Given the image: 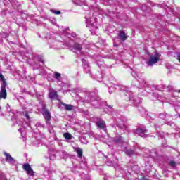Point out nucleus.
<instances>
[{
	"label": "nucleus",
	"mask_w": 180,
	"mask_h": 180,
	"mask_svg": "<svg viewBox=\"0 0 180 180\" xmlns=\"http://www.w3.org/2000/svg\"><path fill=\"white\" fill-rule=\"evenodd\" d=\"M113 141L121 147L122 151H124L127 155H129V157H131L132 155H138L139 152L137 150H140L141 148L139 144H136L134 148H129V143L125 141L124 137H122V136H115V137L113 138Z\"/></svg>",
	"instance_id": "f257e3e1"
},
{
	"label": "nucleus",
	"mask_w": 180,
	"mask_h": 180,
	"mask_svg": "<svg viewBox=\"0 0 180 180\" xmlns=\"http://www.w3.org/2000/svg\"><path fill=\"white\" fill-rule=\"evenodd\" d=\"M79 92H84V97H82L83 102H86L87 103H91L94 108H101L103 105V101L101 98L98 97L96 94L98 91H85V90H82L79 89Z\"/></svg>",
	"instance_id": "f03ea898"
},
{
	"label": "nucleus",
	"mask_w": 180,
	"mask_h": 180,
	"mask_svg": "<svg viewBox=\"0 0 180 180\" xmlns=\"http://www.w3.org/2000/svg\"><path fill=\"white\" fill-rule=\"evenodd\" d=\"M120 89V91H123L125 95V99H127V101H129L131 103H134V105H138L142 102L141 98L134 96V93H131L130 89L126 87V86L113 84V86L110 89Z\"/></svg>",
	"instance_id": "7ed1b4c3"
},
{
	"label": "nucleus",
	"mask_w": 180,
	"mask_h": 180,
	"mask_svg": "<svg viewBox=\"0 0 180 180\" xmlns=\"http://www.w3.org/2000/svg\"><path fill=\"white\" fill-rule=\"evenodd\" d=\"M158 117H160V119H162L164 120V123L167 124V126L174 127L176 130H179V128L176 127V123L172 121L173 116L169 113H167L166 112L158 113Z\"/></svg>",
	"instance_id": "20e7f679"
},
{
	"label": "nucleus",
	"mask_w": 180,
	"mask_h": 180,
	"mask_svg": "<svg viewBox=\"0 0 180 180\" xmlns=\"http://www.w3.org/2000/svg\"><path fill=\"white\" fill-rule=\"evenodd\" d=\"M27 62L29 65L33 66L34 69H39L40 68V62L44 65L45 61L40 55H34L32 59H27Z\"/></svg>",
	"instance_id": "39448f33"
},
{
	"label": "nucleus",
	"mask_w": 180,
	"mask_h": 180,
	"mask_svg": "<svg viewBox=\"0 0 180 180\" xmlns=\"http://www.w3.org/2000/svg\"><path fill=\"white\" fill-rule=\"evenodd\" d=\"M0 82H1V86L0 89V99L1 98H4V99H6L7 98V83L6 82V79L2 73H0Z\"/></svg>",
	"instance_id": "423d86ee"
},
{
	"label": "nucleus",
	"mask_w": 180,
	"mask_h": 180,
	"mask_svg": "<svg viewBox=\"0 0 180 180\" xmlns=\"http://www.w3.org/2000/svg\"><path fill=\"white\" fill-rule=\"evenodd\" d=\"M148 130H147L146 126L144 124H141L134 129V134H137L138 136H141V137H148L150 134H146Z\"/></svg>",
	"instance_id": "0eeeda50"
},
{
	"label": "nucleus",
	"mask_w": 180,
	"mask_h": 180,
	"mask_svg": "<svg viewBox=\"0 0 180 180\" xmlns=\"http://www.w3.org/2000/svg\"><path fill=\"white\" fill-rule=\"evenodd\" d=\"M42 115H44L47 124H51V115L46 107V103H42Z\"/></svg>",
	"instance_id": "6e6552de"
},
{
	"label": "nucleus",
	"mask_w": 180,
	"mask_h": 180,
	"mask_svg": "<svg viewBox=\"0 0 180 180\" xmlns=\"http://www.w3.org/2000/svg\"><path fill=\"white\" fill-rule=\"evenodd\" d=\"M126 122H127V119L124 116H121L120 117H117L115 122V124H112V127H120V129H124L126 127Z\"/></svg>",
	"instance_id": "1a4fd4ad"
},
{
	"label": "nucleus",
	"mask_w": 180,
	"mask_h": 180,
	"mask_svg": "<svg viewBox=\"0 0 180 180\" xmlns=\"http://www.w3.org/2000/svg\"><path fill=\"white\" fill-rule=\"evenodd\" d=\"M69 49L72 52H75L76 53H79V54L82 52V45L79 44L78 42H75L74 44H70Z\"/></svg>",
	"instance_id": "9d476101"
},
{
	"label": "nucleus",
	"mask_w": 180,
	"mask_h": 180,
	"mask_svg": "<svg viewBox=\"0 0 180 180\" xmlns=\"http://www.w3.org/2000/svg\"><path fill=\"white\" fill-rule=\"evenodd\" d=\"M82 62L83 63V69L84 70L85 73H87L91 77H92L93 75L91 73V70L90 68V65L86 59H82Z\"/></svg>",
	"instance_id": "9b49d317"
},
{
	"label": "nucleus",
	"mask_w": 180,
	"mask_h": 180,
	"mask_svg": "<svg viewBox=\"0 0 180 180\" xmlns=\"http://www.w3.org/2000/svg\"><path fill=\"white\" fill-rule=\"evenodd\" d=\"M160 58V55L158 53H155V56H150L148 61V65L153 66L154 65H155V63H158Z\"/></svg>",
	"instance_id": "f8f14e48"
},
{
	"label": "nucleus",
	"mask_w": 180,
	"mask_h": 180,
	"mask_svg": "<svg viewBox=\"0 0 180 180\" xmlns=\"http://www.w3.org/2000/svg\"><path fill=\"white\" fill-rule=\"evenodd\" d=\"M136 79L137 82L139 83V86H138L139 89H143L144 87H148V82H146L144 79L139 77V75H136Z\"/></svg>",
	"instance_id": "ddd939ff"
},
{
	"label": "nucleus",
	"mask_w": 180,
	"mask_h": 180,
	"mask_svg": "<svg viewBox=\"0 0 180 180\" xmlns=\"http://www.w3.org/2000/svg\"><path fill=\"white\" fill-rule=\"evenodd\" d=\"M4 154L6 157V162H8V164H10L11 165H15V164H16V160H15V158L11 157V154L6 153V151H4Z\"/></svg>",
	"instance_id": "4468645a"
},
{
	"label": "nucleus",
	"mask_w": 180,
	"mask_h": 180,
	"mask_svg": "<svg viewBox=\"0 0 180 180\" xmlns=\"http://www.w3.org/2000/svg\"><path fill=\"white\" fill-rule=\"evenodd\" d=\"M96 126L99 127V129H102L103 130L106 131V123L105 120H98V122H96Z\"/></svg>",
	"instance_id": "2eb2a0df"
},
{
	"label": "nucleus",
	"mask_w": 180,
	"mask_h": 180,
	"mask_svg": "<svg viewBox=\"0 0 180 180\" xmlns=\"http://www.w3.org/2000/svg\"><path fill=\"white\" fill-rule=\"evenodd\" d=\"M118 36L122 41H126L128 38V35L126 34V32L123 30L120 31Z\"/></svg>",
	"instance_id": "dca6fc26"
},
{
	"label": "nucleus",
	"mask_w": 180,
	"mask_h": 180,
	"mask_svg": "<svg viewBox=\"0 0 180 180\" xmlns=\"http://www.w3.org/2000/svg\"><path fill=\"white\" fill-rule=\"evenodd\" d=\"M75 151L77 154V157L79 158H82L83 157V150L80 147H75L74 148Z\"/></svg>",
	"instance_id": "f3484780"
},
{
	"label": "nucleus",
	"mask_w": 180,
	"mask_h": 180,
	"mask_svg": "<svg viewBox=\"0 0 180 180\" xmlns=\"http://www.w3.org/2000/svg\"><path fill=\"white\" fill-rule=\"evenodd\" d=\"M106 164H107V165H108L109 167L117 165V164H118V160L116 158V159H115V161H112V160H107Z\"/></svg>",
	"instance_id": "a211bd4d"
},
{
	"label": "nucleus",
	"mask_w": 180,
	"mask_h": 180,
	"mask_svg": "<svg viewBox=\"0 0 180 180\" xmlns=\"http://www.w3.org/2000/svg\"><path fill=\"white\" fill-rule=\"evenodd\" d=\"M45 176H49V178H52L53 171L50 168H46L44 171Z\"/></svg>",
	"instance_id": "6ab92c4d"
},
{
	"label": "nucleus",
	"mask_w": 180,
	"mask_h": 180,
	"mask_svg": "<svg viewBox=\"0 0 180 180\" xmlns=\"http://www.w3.org/2000/svg\"><path fill=\"white\" fill-rule=\"evenodd\" d=\"M49 97L51 99H58V96L57 94V91H55V90H53L52 91H50Z\"/></svg>",
	"instance_id": "aec40b11"
},
{
	"label": "nucleus",
	"mask_w": 180,
	"mask_h": 180,
	"mask_svg": "<svg viewBox=\"0 0 180 180\" xmlns=\"http://www.w3.org/2000/svg\"><path fill=\"white\" fill-rule=\"evenodd\" d=\"M62 105L65 107V109L66 110H72L74 109V105H72L71 103H63Z\"/></svg>",
	"instance_id": "412c9836"
},
{
	"label": "nucleus",
	"mask_w": 180,
	"mask_h": 180,
	"mask_svg": "<svg viewBox=\"0 0 180 180\" xmlns=\"http://www.w3.org/2000/svg\"><path fill=\"white\" fill-rule=\"evenodd\" d=\"M96 65H98L99 68H101L103 65V58L98 56L96 58Z\"/></svg>",
	"instance_id": "4be33fe9"
},
{
	"label": "nucleus",
	"mask_w": 180,
	"mask_h": 180,
	"mask_svg": "<svg viewBox=\"0 0 180 180\" xmlns=\"http://www.w3.org/2000/svg\"><path fill=\"white\" fill-rule=\"evenodd\" d=\"M60 156L64 160H67L68 158H69L70 155L68 154V153H67V151H61Z\"/></svg>",
	"instance_id": "5701e85b"
},
{
	"label": "nucleus",
	"mask_w": 180,
	"mask_h": 180,
	"mask_svg": "<svg viewBox=\"0 0 180 180\" xmlns=\"http://www.w3.org/2000/svg\"><path fill=\"white\" fill-rule=\"evenodd\" d=\"M63 136L67 140H71L73 137L70 133H64Z\"/></svg>",
	"instance_id": "b1692460"
},
{
	"label": "nucleus",
	"mask_w": 180,
	"mask_h": 180,
	"mask_svg": "<svg viewBox=\"0 0 180 180\" xmlns=\"http://www.w3.org/2000/svg\"><path fill=\"white\" fill-rule=\"evenodd\" d=\"M23 169L27 172V175H29L30 164H25L23 165Z\"/></svg>",
	"instance_id": "393cba45"
},
{
	"label": "nucleus",
	"mask_w": 180,
	"mask_h": 180,
	"mask_svg": "<svg viewBox=\"0 0 180 180\" xmlns=\"http://www.w3.org/2000/svg\"><path fill=\"white\" fill-rule=\"evenodd\" d=\"M9 2H11L12 5H15L16 6H20V3H19V1H14V0H9Z\"/></svg>",
	"instance_id": "a878e982"
},
{
	"label": "nucleus",
	"mask_w": 180,
	"mask_h": 180,
	"mask_svg": "<svg viewBox=\"0 0 180 180\" xmlns=\"http://www.w3.org/2000/svg\"><path fill=\"white\" fill-rule=\"evenodd\" d=\"M28 175H30V176H34V172L32 168H31L30 165H29Z\"/></svg>",
	"instance_id": "bb28decb"
},
{
	"label": "nucleus",
	"mask_w": 180,
	"mask_h": 180,
	"mask_svg": "<svg viewBox=\"0 0 180 180\" xmlns=\"http://www.w3.org/2000/svg\"><path fill=\"white\" fill-rule=\"evenodd\" d=\"M169 166L172 167V168H176V162H175V161H170L169 162Z\"/></svg>",
	"instance_id": "cd10ccee"
},
{
	"label": "nucleus",
	"mask_w": 180,
	"mask_h": 180,
	"mask_svg": "<svg viewBox=\"0 0 180 180\" xmlns=\"http://www.w3.org/2000/svg\"><path fill=\"white\" fill-rule=\"evenodd\" d=\"M93 19L94 18H87L86 17V22H87V24H91V25H94Z\"/></svg>",
	"instance_id": "c85d7f7f"
},
{
	"label": "nucleus",
	"mask_w": 180,
	"mask_h": 180,
	"mask_svg": "<svg viewBox=\"0 0 180 180\" xmlns=\"http://www.w3.org/2000/svg\"><path fill=\"white\" fill-rule=\"evenodd\" d=\"M153 101H155V99H160L161 97L158 94V93H153Z\"/></svg>",
	"instance_id": "c756f323"
},
{
	"label": "nucleus",
	"mask_w": 180,
	"mask_h": 180,
	"mask_svg": "<svg viewBox=\"0 0 180 180\" xmlns=\"http://www.w3.org/2000/svg\"><path fill=\"white\" fill-rule=\"evenodd\" d=\"M0 180H8V179H6L5 174H3V172H0Z\"/></svg>",
	"instance_id": "7c9ffc66"
},
{
	"label": "nucleus",
	"mask_w": 180,
	"mask_h": 180,
	"mask_svg": "<svg viewBox=\"0 0 180 180\" xmlns=\"http://www.w3.org/2000/svg\"><path fill=\"white\" fill-rule=\"evenodd\" d=\"M157 135L158 136V137H160L162 139H163L165 137V134L163 131H158Z\"/></svg>",
	"instance_id": "2f4dec72"
},
{
	"label": "nucleus",
	"mask_w": 180,
	"mask_h": 180,
	"mask_svg": "<svg viewBox=\"0 0 180 180\" xmlns=\"http://www.w3.org/2000/svg\"><path fill=\"white\" fill-rule=\"evenodd\" d=\"M60 78H61V74L60 73H58L57 72H56V73H55V79H56L57 80L60 81Z\"/></svg>",
	"instance_id": "473e14b6"
},
{
	"label": "nucleus",
	"mask_w": 180,
	"mask_h": 180,
	"mask_svg": "<svg viewBox=\"0 0 180 180\" xmlns=\"http://www.w3.org/2000/svg\"><path fill=\"white\" fill-rule=\"evenodd\" d=\"M96 79L98 82H101V79H103V75H101V73H99L98 75H97Z\"/></svg>",
	"instance_id": "72a5a7b5"
},
{
	"label": "nucleus",
	"mask_w": 180,
	"mask_h": 180,
	"mask_svg": "<svg viewBox=\"0 0 180 180\" xmlns=\"http://www.w3.org/2000/svg\"><path fill=\"white\" fill-rule=\"evenodd\" d=\"M50 11L55 14H61V11L60 10H54V8H51Z\"/></svg>",
	"instance_id": "f704fd0d"
},
{
	"label": "nucleus",
	"mask_w": 180,
	"mask_h": 180,
	"mask_svg": "<svg viewBox=\"0 0 180 180\" xmlns=\"http://www.w3.org/2000/svg\"><path fill=\"white\" fill-rule=\"evenodd\" d=\"M80 141H82V143H84V144H87L88 143V141L87 140H85V137H82L80 139Z\"/></svg>",
	"instance_id": "c9c22d12"
},
{
	"label": "nucleus",
	"mask_w": 180,
	"mask_h": 180,
	"mask_svg": "<svg viewBox=\"0 0 180 180\" xmlns=\"http://www.w3.org/2000/svg\"><path fill=\"white\" fill-rule=\"evenodd\" d=\"M49 158L51 161H54V160H56V157L55 154H52L51 155H49Z\"/></svg>",
	"instance_id": "e433bc0d"
},
{
	"label": "nucleus",
	"mask_w": 180,
	"mask_h": 180,
	"mask_svg": "<svg viewBox=\"0 0 180 180\" xmlns=\"http://www.w3.org/2000/svg\"><path fill=\"white\" fill-rule=\"evenodd\" d=\"M25 117H27V119H30L28 112H25Z\"/></svg>",
	"instance_id": "4c0bfd02"
},
{
	"label": "nucleus",
	"mask_w": 180,
	"mask_h": 180,
	"mask_svg": "<svg viewBox=\"0 0 180 180\" xmlns=\"http://www.w3.org/2000/svg\"><path fill=\"white\" fill-rule=\"evenodd\" d=\"M110 176H109V175H105V176L104 177V180H110Z\"/></svg>",
	"instance_id": "58836bf2"
},
{
	"label": "nucleus",
	"mask_w": 180,
	"mask_h": 180,
	"mask_svg": "<svg viewBox=\"0 0 180 180\" xmlns=\"http://www.w3.org/2000/svg\"><path fill=\"white\" fill-rule=\"evenodd\" d=\"M18 131H20V133H22L24 131L22 128H20L18 129Z\"/></svg>",
	"instance_id": "ea45409f"
},
{
	"label": "nucleus",
	"mask_w": 180,
	"mask_h": 180,
	"mask_svg": "<svg viewBox=\"0 0 180 180\" xmlns=\"http://www.w3.org/2000/svg\"><path fill=\"white\" fill-rule=\"evenodd\" d=\"M177 59H178L179 62H180V53H179L177 55Z\"/></svg>",
	"instance_id": "a19ab883"
},
{
	"label": "nucleus",
	"mask_w": 180,
	"mask_h": 180,
	"mask_svg": "<svg viewBox=\"0 0 180 180\" xmlns=\"http://www.w3.org/2000/svg\"><path fill=\"white\" fill-rule=\"evenodd\" d=\"M162 147H167V144H165L164 143H162Z\"/></svg>",
	"instance_id": "79ce46f5"
},
{
	"label": "nucleus",
	"mask_w": 180,
	"mask_h": 180,
	"mask_svg": "<svg viewBox=\"0 0 180 180\" xmlns=\"http://www.w3.org/2000/svg\"><path fill=\"white\" fill-rule=\"evenodd\" d=\"M120 172H121L122 174H124V169H121V170H120Z\"/></svg>",
	"instance_id": "37998d69"
},
{
	"label": "nucleus",
	"mask_w": 180,
	"mask_h": 180,
	"mask_svg": "<svg viewBox=\"0 0 180 180\" xmlns=\"http://www.w3.org/2000/svg\"><path fill=\"white\" fill-rule=\"evenodd\" d=\"M150 117L151 119H153V117H152L151 115H148V117Z\"/></svg>",
	"instance_id": "c03bdc74"
},
{
	"label": "nucleus",
	"mask_w": 180,
	"mask_h": 180,
	"mask_svg": "<svg viewBox=\"0 0 180 180\" xmlns=\"http://www.w3.org/2000/svg\"><path fill=\"white\" fill-rule=\"evenodd\" d=\"M108 108H110V109H112V106L109 105Z\"/></svg>",
	"instance_id": "a18cd8bd"
},
{
	"label": "nucleus",
	"mask_w": 180,
	"mask_h": 180,
	"mask_svg": "<svg viewBox=\"0 0 180 180\" xmlns=\"http://www.w3.org/2000/svg\"><path fill=\"white\" fill-rule=\"evenodd\" d=\"M97 18H94V22H96Z\"/></svg>",
	"instance_id": "49530a36"
},
{
	"label": "nucleus",
	"mask_w": 180,
	"mask_h": 180,
	"mask_svg": "<svg viewBox=\"0 0 180 180\" xmlns=\"http://www.w3.org/2000/svg\"><path fill=\"white\" fill-rule=\"evenodd\" d=\"M142 180H148V179H142Z\"/></svg>",
	"instance_id": "de8ad7c7"
},
{
	"label": "nucleus",
	"mask_w": 180,
	"mask_h": 180,
	"mask_svg": "<svg viewBox=\"0 0 180 180\" xmlns=\"http://www.w3.org/2000/svg\"><path fill=\"white\" fill-rule=\"evenodd\" d=\"M51 41H49V44H51Z\"/></svg>",
	"instance_id": "09e8293b"
},
{
	"label": "nucleus",
	"mask_w": 180,
	"mask_h": 180,
	"mask_svg": "<svg viewBox=\"0 0 180 180\" xmlns=\"http://www.w3.org/2000/svg\"><path fill=\"white\" fill-rule=\"evenodd\" d=\"M178 116L180 117V113H179Z\"/></svg>",
	"instance_id": "8fccbe9b"
},
{
	"label": "nucleus",
	"mask_w": 180,
	"mask_h": 180,
	"mask_svg": "<svg viewBox=\"0 0 180 180\" xmlns=\"http://www.w3.org/2000/svg\"><path fill=\"white\" fill-rule=\"evenodd\" d=\"M179 136H180V131L179 132Z\"/></svg>",
	"instance_id": "3c124183"
},
{
	"label": "nucleus",
	"mask_w": 180,
	"mask_h": 180,
	"mask_svg": "<svg viewBox=\"0 0 180 180\" xmlns=\"http://www.w3.org/2000/svg\"><path fill=\"white\" fill-rule=\"evenodd\" d=\"M1 106H0V110H1Z\"/></svg>",
	"instance_id": "603ef678"
},
{
	"label": "nucleus",
	"mask_w": 180,
	"mask_h": 180,
	"mask_svg": "<svg viewBox=\"0 0 180 180\" xmlns=\"http://www.w3.org/2000/svg\"><path fill=\"white\" fill-rule=\"evenodd\" d=\"M178 92H180V90H179Z\"/></svg>",
	"instance_id": "864d4df0"
}]
</instances>
